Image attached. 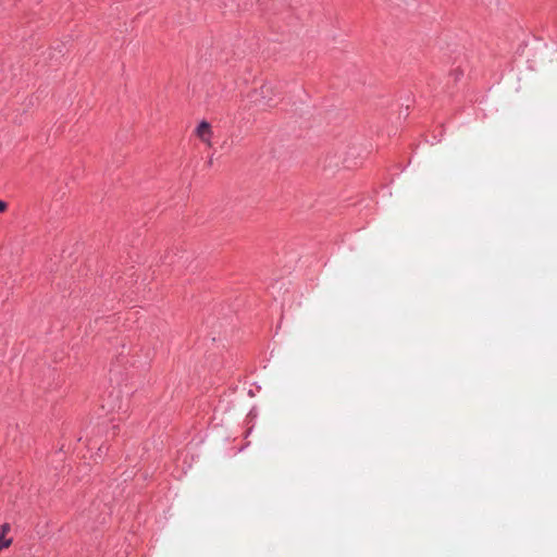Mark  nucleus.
I'll use <instances>...</instances> for the list:
<instances>
[{
  "label": "nucleus",
  "instance_id": "obj_1",
  "mask_svg": "<svg viewBox=\"0 0 557 557\" xmlns=\"http://www.w3.org/2000/svg\"><path fill=\"white\" fill-rule=\"evenodd\" d=\"M465 72L461 67H456L449 71L447 75V83L445 84V91L453 96L456 91L457 84L461 81L463 77Z\"/></svg>",
  "mask_w": 557,
  "mask_h": 557
},
{
  "label": "nucleus",
  "instance_id": "obj_2",
  "mask_svg": "<svg viewBox=\"0 0 557 557\" xmlns=\"http://www.w3.org/2000/svg\"><path fill=\"white\" fill-rule=\"evenodd\" d=\"M195 133L201 141L208 144L209 146L211 145L212 127L208 121H200L195 129Z\"/></svg>",
  "mask_w": 557,
  "mask_h": 557
},
{
  "label": "nucleus",
  "instance_id": "obj_3",
  "mask_svg": "<svg viewBox=\"0 0 557 557\" xmlns=\"http://www.w3.org/2000/svg\"><path fill=\"white\" fill-rule=\"evenodd\" d=\"M13 543L10 524L0 525V552L10 547Z\"/></svg>",
  "mask_w": 557,
  "mask_h": 557
},
{
  "label": "nucleus",
  "instance_id": "obj_6",
  "mask_svg": "<svg viewBox=\"0 0 557 557\" xmlns=\"http://www.w3.org/2000/svg\"><path fill=\"white\" fill-rule=\"evenodd\" d=\"M271 99L265 103V106L268 107H272V104L270 103Z\"/></svg>",
  "mask_w": 557,
  "mask_h": 557
},
{
  "label": "nucleus",
  "instance_id": "obj_5",
  "mask_svg": "<svg viewBox=\"0 0 557 557\" xmlns=\"http://www.w3.org/2000/svg\"><path fill=\"white\" fill-rule=\"evenodd\" d=\"M8 208V203L0 199V213L4 212Z\"/></svg>",
  "mask_w": 557,
  "mask_h": 557
},
{
  "label": "nucleus",
  "instance_id": "obj_4",
  "mask_svg": "<svg viewBox=\"0 0 557 557\" xmlns=\"http://www.w3.org/2000/svg\"><path fill=\"white\" fill-rule=\"evenodd\" d=\"M271 90V86L268 84H263L260 87V95L264 98L265 95Z\"/></svg>",
  "mask_w": 557,
  "mask_h": 557
}]
</instances>
